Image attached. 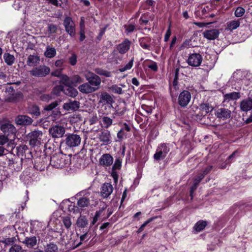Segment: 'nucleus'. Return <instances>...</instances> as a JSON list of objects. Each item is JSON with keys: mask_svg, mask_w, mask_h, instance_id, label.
Instances as JSON below:
<instances>
[{"mask_svg": "<svg viewBox=\"0 0 252 252\" xmlns=\"http://www.w3.org/2000/svg\"><path fill=\"white\" fill-rule=\"evenodd\" d=\"M83 75L88 83L93 86L94 89H95V91L99 88L101 80L98 76L88 71L84 72Z\"/></svg>", "mask_w": 252, "mask_h": 252, "instance_id": "f257e3e1", "label": "nucleus"}, {"mask_svg": "<svg viewBox=\"0 0 252 252\" xmlns=\"http://www.w3.org/2000/svg\"><path fill=\"white\" fill-rule=\"evenodd\" d=\"M65 156L53 155L50 159V164L57 168H62L68 164V160Z\"/></svg>", "mask_w": 252, "mask_h": 252, "instance_id": "f03ea898", "label": "nucleus"}, {"mask_svg": "<svg viewBox=\"0 0 252 252\" xmlns=\"http://www.w3.org/2000/svg\"><path fill=\"white\" fill-rule=\"evenodd\" d=\"M81 138L76 134H68L66 135L64 142L69 148H74L78 146L81 143Z\"/></svg>", "mask_w": 252, "mask_h": 252, "instance_id": "7ed1b4c3", "label": "nucleus"}, {"mask_svg": "<svg viewBox=\"0 0 252 252\" xmlns=\"http://www.w3.org/2000/svg\"><path fill=\"white\" fill-rule=\"evenodd\" d=\"M169 148L164 143H161L158 145L156 150V152L154 155V158L156 160H159L165 158L169 152Z\"/></svg>", "mask_w": 252, "mask_h": 252, "instance_id": "20e7f679", "label": "nucleus"}, {"mask_svg": "<svg viewBox=\"0 0 252 252\" xmlns=\"http://www.w3.org/2000/svg\"><path fill=\"white\" fill-rule=\"evenodd\" d=\"M50 72V69L46 65H40L38 67H34L30 71L32 76L42 77L49 74Z\"/></svg>", "mask_w": 252, "mask_h": 252, "instance_id": "39448f33", "label": "nucleus"}, {"mask_svg": "<svg viewBox=\"0 0 252 252\" xmlns=\"http://www.w3.org/2000/svg\"><path fill=\"white\" fill-rule=\"evenodd\" d=\"M49 132L54 138L62 137L65 132V129L63 126L57 125L52 126L49 129Z\"/></svg>", "mask_w": 252, "mask_h": 252, "instance_id": "423d86ee", "label": "nucleus"}, {"mask_svg": "<svg viewBox=\"0 0 252 252\" xmlns=\"http://www.w3.org/2000/svg\"><path fill=\"white\" fill-rule=\"evenodd\" d=\"M42 132L40 131H33L28 134L29 143L32 146L40 144Z\"/></svg>", "mask_w": 252, "mask_h": 252, "instance_id": "0eeeda50", "label": "nucleus"}, {"mask_svg": "<svg viewBox=\"0 0 252 252\" xmlns=\"http://www.w3.org/2000/svg\"><path fill=\"white\" fill-rule=\"evenodd\" d=\"M202 57L199 53H192L189 55L187 60L189 65L193 67H198L202 62Z\"/></svg>", "mask_w": 252, "mask_h": 252, "instance_id": "6e6552de", "label": "nucleus"}, {"mask_svg": "<svg viewBox=\"0 0 252 252\" xmlns=\"http://www.w3.org/2000/svg\"><path fill=\"white\" fill-rule=\"evenodd\" d=\"M191 99L190 93L188 91H183L178 97V103L182 107L186 106Z\"/></svg>", "mask_w": 252, "mask_h": 252, "instance_id": "1a4fd4ad", "label": "nucleus"}, {"mask_svg": "<svg viewBox=\"0 0 252 252\" xmlns=\"http://www.w3.org/2000/svg\"><path fill=\"white\" fill-rule=\"evenodd\" d=\"M63 25L66 32L72 37L75 35V24L70 17H67L65 18Z\"/></svg>", "mask_w": 252, "mask_h": 252, "instance_id": "9d476101", "label": "nucleus"}, {"mask_svg": "<svg viewBox=\"0 0 252 252\" xmlns=\"http://www.w3.org/2000/svg\"><path fill=\"white\" fill-rule=\"evenodd\" d=\"M98 138L103 145H107L112 142L110 132L108 130H103L98 135Z\"/></svg>", "mask_w": 252, "mask_h": 252, "instance_id": "9b49d317", "label": "nucleus"}, {"mask_svg": "<svg viewBox=\"0 0 252 252\" xmlns=\"http://www.w3.org/2000/svg\"><path fill=\"white\" fill-rule=\"evenodd\" d=\"M113 162V157L109 154L102 155L99 159V164L104 167L110 166Z\"/></svg>", "mask_w": 252, "mask_h": 252, "instance_id": "f8f14e48", "label": "nucleus"}, {"mask_svg": "<svg viewBox=\"0 0 252 252\" xmlns=\"http://www.w3.org/2000/svg\"><path fill=\"white\" fill-rule=\"evenodd\" d=\"M131 45V41L128 39H125L121 43L118 44L117 50L119 53L124 54L126 53L129 49Z\"/></svg>", "mask_w": 252, "mask_h": 252, "instance_id": "ddd939ff", "label": "nucleus"}, {"mask_svg": "<svg viewBox=\"0 0 252 252\" xmlns=\"http://www.w3.org/2000/svg\"><path fill=\"white\" fill-rule=\"evenodd\" d=\"M240 108L243 112L252 109V99L250 97L243 99L240 103Z\"/></svg>", "mask_w": 252, "mask_h": 252, "instance_id": "4468645a", "label": "nucleus"}, {"mask_svg": "<svg viewBox=\"0 0 252 252\" xmlns=\"http://www.w3.org/2000/svg\"><path fill=\"white\" fill-rule=\"evenodd\" d=\"M80 104L78 101H69L63 104V108L66 111H76L79 108Z\"/></svg>", "mask_w": 252, "mask_h": 252, "instance_id": "2eb2a0df", "label": "nucleus"}, {"mask_svg": "<svg viewBox=\"0 0 252 252\" xmlns=\"http://www.w3.org/2000/svg\"><path fill=\"white\" fill-rule=\"evenodd\" d=\"M113 187L110 183H104L101 188V194L103 197H108L113 192Z\"/></svg>", "mask_w": 252, "mask_h": 252, "instance_id": "dca6fc26", "label": "nucleus"}, {"mask_svg": "<svg viewBox=\"0 0 252 252\" xmlns=\"http://www.w3.org/2000/svg\"><path fill=\"white\" fill-rule=\"evenodd\" d=\"M1 130L5 134L8 135L10 134H15L16 129L15 126L10 123H4L0 126Z\"/></svg>", "mask_w": 252, "mask_h": 252, "instance_id": "f3484780", "label": "nucleus"}, {"mask_svg": "<svg viewBox=\"0 0 252 252\" xmlns=\"http://www.w3.org/2000/svg\"><path fill=\"white\" fill-rule=\"evenodd\" d=\"M219 34L220 32L217 29L207 30L203 33L204 37L208 40H214L216 39L219 36Z\"/></svg>", "mask_w": 252, "mask_h": 252, "instance_id": "a211bd4d", "label": "nucleus"}, {"mask_svg": "<svg viewBox=\"0 0 252 252\" xmlns=\"http://www.w3.org/2000/svg\"><path fill=\"white\" fill-rule=\"evenodd\" d=\"M79 91L83 94H90L95 91L93 86L90 85L88 82L83 83L80 85L78 88Z\"/></svg>", "mask_w": 252, "mask_h": 252, "instance_id": "6ab92c4d", "label": "nucleus"}, {"mask_svg": "<svg viewBox=\"0 0 252 252\" xmlns=\"http://www.w3.org/2000/svg\"><path fill=\"white\" fill-rule=\"evenodd\" d=\"M16 154L18 157H21V159L24 158H29V157L27 156V153H30L28 150V148L27 145L25 144H22L18 146L16 148Z\"/></svg>", "mask_w": 252, "mask_h": 252, "instance_id": "aec40b11", "label": "nucleus"}, {"mask_svg": "<svg viewBox=\"0 0 252 252\" xmlns=\"http://www.w3.org/2000/svg\"><path fill=\"white\" fill-rule=\"evenodd\" d=\"M214 107L208 103H203L200 105L199 110L200 111V117L205 116L208 113L211 112Z\"/></svg>", "mask_w": 252, "mask_h": 252, "instance_id": "412c9836", "label": "nucleus"}, {"mask_svg": "<svg viewBox=\"0 0 252 252\" xmlns=\"http://www.w3.org/2000/svg\"><path fill=\"white\" fill-rule=\"evenodd\" d=\"M99 102L103 104H109L111 107H112V103L114 100L111 96L107 93L104 92L101 94L100 96Z\"/></svg>", "mask_w": 252, "mask_h": 252, "instance_id": "4be33fe9", "label": "nucleus"}, {"mask_svg": "<svg viewBox=\"0 0 252 252\" xmlns=\"http://www.w3.org/2000/svg\"><path fill=\"white\" fill-rule=\"evenodd\" d=\"M32 121V119L26 115L19 116L16 119V123L19 125H29Z\"/></svg>", "mask_w": 252, "mask_h": 252, "instance_id": "5701e85b", "label": "nucleus"}, {"mask_svg": "<svg viewBox=\"0 0 252 252\" xmlns=\"http://www.w3.org/2000/svg\"><path fill=\"white\" fill-rule=\"evenodd\" d=\"M216 115L218 118L225 120L230 117L231 111L228 109L220 108L216 111Z\"/></svg>", "mask_w": 252, "mask_h": 252, "instance_id": "b1692460", "label": "nucleus"}, {"mask_svg": "<svg viewBox=\"0 0 252 252\" xmlns=\"http://www.w3.org/2000/svg\"><path fill=\"white\" fill-rule=\"evenodd\" d=\"M241 94L239 92H233L230 93L226 94L223 95V102H228L231 100H235L239 99Z\"/></svg>", "mask_w": 252, "mask_h": 252, "instance_id": "393cba45", "label": "nucleus"}, {"mask_svg": "<svg viewBox=\"0 0 252 252\" xmlns=\"http://www.w3.org/2000/svg\"><path fill=\"white\" fill-rule=\"evenodd\" d=\"M71 85L64 86L63 93L72 97L76 96L78 94L77 90L71 86Z\"/></svg>", "mask_w": 252, "mask_h": 252, "instance_id": "a878e982", "label": "nucleus"}, {"mask_svg": "<svg viewBox=\"0 0 252 252\" xmlns=\"http://www.w3.org/2000/svg\"><path fill=\"white\" fill-rule=\"evenodd\" d=\"M7 143V147L10 149L11 150L15 147L14 142L13 140L9 141L7 136L3 135H0V146H2L4 144Z\"/></svg>", "mask_w": 252, "mask_h": 252, "instance_id": "bb28decb", "label": "nucleus"}, {"mask_svg": "<svg viewBox=\"0 0 252 252\" xmlns=\"http://www.w3.org/2000/svg\"><path fill=\"white\" fill-rule=\"evenodd\" d=\"M40 58L38 56L30 55L27 59V64L30 66H35L39 64Z\"/></svg>", "mask_w": 252, "mask_h": 252, "instance_id": "cd10ccee", "label": "nucleus"}, {"mask_svg": "<svg viewBox=\"0 0 252 252\" xmlns=\"http://www.w3.org/2000/svg\"><path fill=\"white\" fill-rule=\"evenodd\" d=\"M101 117V126H102L108 128L110 127L113 123V120L112 118L107 116H100Z\"/></svg>", "mask_w": 252, "mask_h": 252, "instance_id": "c85d7f7f", "label": "nucleus"}, {"mask_svg": "<svg viewBox=\"0 0 252 252\" xmlns=\"http://www.w3.org/2000/svg\"><path fill=\"white\" fill-rule=\"evenodd\" d=\"M23 243L28 248H32L35 246L37 243V239L36 237L32 236L30 237H26L23 241Z\"/></svg>", "mask_w": 252, "mask_h": 252, "instance_id": "c756f323", "label": "nucleus"}, {"mask_svg": "<svg viewBox=\"0 0 252 252\" xmlns=\"http://www.w3.org/2000/svg\"><path fill=\"white\" fill-rule=\"evenodd\" d=\"M90 204V199L87 197H82L79 198L77 201L78 208L83 209L87 207Z\"/></svg>", "mask_w": 252, "mask_h": 252, "instance_id": "7c9ffc66", "label": "nucleus"}, {"mask_svg": "<svg viewBox=\"0 0 252 252\" xmlns=\"http://www.w3.org/2000/svg\"><path fill=\"white\" fill-rule=\"evenodd\" d=\"M84 82V79L78 75H74L70 77V85L76 87L78 84Z\"/></svg>", "mask_w": 252, "mask_h": 252, "instance_id": "2f4dec72", "label": "nucleus"}, {"mask_svg": "<svg viewBox=\"0 0 252 252\" xmlns=\"http://www.w3.org/2000/svg\"><path fill=\"white\" fill-rule=\"evenodd\" d=\"M151 41V39L148 37L141 38L139 39V43L140 46L144 49L150 50L149 43Z\"/></svg>", "mask_w": 252, "mask_h": 252, "instance_id": "473e14b6", "label": "nucleus"}, {"mask_svg": "<svg viewBox=\"0 0 252 252\" xmlns=\"http://www.w3.org/2000/svg\"><path fill=\"white\" fill-rule=\"evenodd\" d=\"M3 59L5 63L8 65H12L15 61L14 56L9 53H4L3 55Z\"/></svg>", "mask_w": 252, "mask_h": 252, "instance_id": "72a5a7b5", "label": "nucleus"}, {"mask_svg": "<svg viewBox=\"0 0 252 252\" xmlns=\"http://www.w3.org/2000/svg\"><path fill=\"white\" fill-rule=\"evenodd\" d=\"M77 225L79 227L84 228L88 224V220L85 216H80L77 220Z\"/></svg>", "mask_w": 252, "mask_h": 252, "instance_id": "f704fd0d", "label": "nucleus"}, {"mask_svg": "<svg viewBox=\"0 0 252 252\" xmlns=\"http://www.w3.org/2000/svg\"><path fill=\"white\" fill-rule=\"evenodd\" d=\"M207 224V222L206 221L199 220L196 223L194 228L196 232H200L204 229Z\"/></svg>", "mask_w": 252, "mask_h": 252, "instance_id": "c9c22d12", "label": "nucleus"}, {"mask_svg": "<svg viewBox=\"0 0 252 252\" xmlns=\"http://www.w3.org/2000/svg\"><path fill=\"white\" fill-rule=\"evenodd\" d=\"M240 24L238 20L231 21L227 23V29L231 31L235 30L239 27Z\"/></svg>", "mask_w": 252, "mask_h": 252, "instance_id": "e433bc0d", "label": "nucleus"}, {"mask_svg": "<svg viewBox=\"0 0 252 252\" xmlns=\"http://www.w3.org/2000/svg\"><path fill=\"white\" fill-rule=\"evenodd\" d=\"M28 111L30 114L35 116H38L40 114L39 107L35 105H32L29 106Z\"/></svg>", "mask_w": 252, "mask_h": 252, "instance_id": "4c0bfd02", "label": "nucleus"}, {"mask_svg": "<svg viewBox=\"0 0 252 252\" xmlns=\"http://www.w3.org/2000/svg\"><path fill=\"white\" fill-rule=\"evenodd\" d=\"M56 54V51L55 48L47 47L46 51L44 53V55L49 58L54 57Z\"/></svg>", "mask_w": 252, "mask_h": 252, "instance_id": "58836bf2", "label": "nucleus"}, {"mask_svg": "<svg viewBox=\"0 0 252 252\" xmlns=\"http://www.w3.org/2000/svg\"><path fill=\"white\" fill-rule=\"evenodd\" d=\"M134 59L132 58L130 61L126 63L124 66H122L119 68V71L121 72H125L126 70L130 69L133 65Z\"/></svg>", "mask_w": 252, "mask_h": 252, "instance_id": "ea45409f", "label": "nucleus"}, {"mask_svg": "<svg viewBox=\"0 0 252 252\" xmlns=\"http://www.w3.org/2000/svg\"><path fill=\"white\" fill-rule=\"evenodd\" d=\"M95 72L96 73L100 75H103L107 77H111V73L109 71H108L107 70H105L102 69L97 68L96 69Z\"/></svg>", "mask_w": 252, "mask_h": 252, "instance_id": "a19ab883", "label": "nucleus"}, {"mask_svg": "<svg viewBox=\"0 0 252 252\" xmlns=\"http://www.w3.org/2000/svg\"><path fill=\"white\" fill-rule=\"evenodd\" d=\"M57 246L54 244H50L47 245L45 249L46 252H57Z\"/></svg>", "mask_w": 252, "mask_h": 252, "instance_id": "79ce46f5", "label": "nucleus"}, {"mask_svg": "<svg viewBox=\"0 0 252 252\" xmlns=\"http://www.w3.org/2000/svg\"><path fill=\"white\" fill-rule=\"evenodd\" d=\"M110 89L112 92L115 94H122L123 93L122 88L116 85H112L110 88Z\"/></svg>", "mask_w": 252, "mask_h": 252, "instance_id": "37998d69", "label": "nucleus"}, {"mask_svg": "<svg viewBox=\"0 0 252 252\" xmlns=\"http://www.w3.org/2000/svg\"><path fill=\"white\" fill-rule=\"evenodd\" d=\"M245 12L244 8L241 7H238L236 8L235 11V16L237 17H240L244 15Z\"/></svg>", "mask_w": 252, "mask_h": 252, "instance_id": "c03bdc74", "label": "nucleus"}, {"mask_svg": "<svg viewBox=\"0 0 252 252\" xmlns=\"http://www.w3.org/2000/svg\"><path fill=\"white\" fill-rule=\"evenodd\" d=\"M64 86L62 85H58L54 87L53 90V93L56 95H59L61 92H63Z\"/></svg>", "mask_w": 252, "mask_h": 252, "instance_id": "a18cd8bd", "label": "nucleus"}, {"mask_svg": "<svg viewBox=\"0 0 252 252\" xmlns=\"http://www.w3.org/2000/svg\"><path fill=\"white\" fill-rule=\"evenodd\" d=\"M58 102L57 101H55L45 106L44 108V109L46 111L52 110L54 108H56L58 105Z\"/></svg>", "mask_w": 252, "mask_h": 252, "instance_id": "49530a36", "label": "nucleus"}, {"mask_svg": "<svg viewBox=\"0 0 252 252\" xmlns=\"http://www.w3.org/2000/svg\"><path fill=\"white\" fill-rule=\"evenodd\" d=\"M9 252H23V249L20 245L15 244L10 248Z\"/></svg>", "mask_w": 252, "mask_h": 252, "instance_id": "de8ad7c7", "label": "nucleus"}, {"mask_svg": "<svg viewBox=\"0 0 252 252\" xmlns=\"http://www.w3.org/2000/svg\"><path fill=\"white\" fill-rule=\"evenodd\" d=\"M64 225L66 228H69L71 225V221L69 217H65L63 220Z\"/></svg>", "mask_w": 252, "mask_h": 252, "instance_id": "09e8293b", "label": "nucleus"}, {"mask_svg": "<svg viewBox=\"0 0 252 252\" xmlns=\"http://www.w3.org/2000/svg\"><path fill=\"white\" fill-rule=\"evenodd\" d=\"M154 219H155V218H151L150 219H149V220H146L143 224H142L141 225L140 228L137 230V233H139L141 232L144 230V228L145 227V226L146 225H147L148 223H149L150 222H151L152 221H153Z\"/></svg>", "mask_w": 252, "mask_h": 252, "instance_id": "8fccbe9b", "label": "nucleus"}, {"mask_svg": "<svg viewBox=\"0 0 252 252\" xmlns=\"http://www.w3.org/2000/svg\"><path fill=\"white\" fill-rule=\"evenodd\" d=\"M62 82L64 86L70 85V78L66 75H63L62 76Z\"/></svg>", "mask_w": 252, "mask_h": 252, "instance_id": "3c124183", "label": "nucleus"}, {"mask_svg": "<svg viewBox=\"0 0 252 252\" xmlns=\"http://www.w3.org/2000/svg\"><path fill=\"white\" fill-rule=\"evenodd\" d=\"M125 28L126 29V32L127 33H130L133 32L136 28L135 25L132 24H129L127 25H125Z\"/></svg>", "mask_w": 252, "mask_h": 252, "instance_id": "603ef678", "label": "nucleus"}, {"mask_svg": "<svg viewBox=\"0 0 252 252\" xmlns=\"http://www.w3.org/2000/svg\"><path fill=\"white\" fill-rule=\"evenodd\" d=\"M48 29L50 33H55L57 32V27L55 25L49 24L48 25Z\"/></svg>", "mask_w": 252, "mask_h": 252, "instance_id": "864d4df0", "label": "nucleus"}, {"mask_svg": "<svg viewBox=\"0 0 252 252\" xmlns=\"http://www.w3.org/2000/svg\"><path fill=\"white\" fill-rule=\"evenodd\" d=\"M121 167V161L117 159L114 163V164L113 166L112 169L113 170H115L117 169H119Z\"/></svg>", "mask_w": 252, "mask_h": 252, "instance_id": "5fc2aeb1", "label": "nucleus"}, {"mask_svg": "<svg viewBox=\"0 0 252 252\" xmlns=\"http://www.w3.org/2000/svg\"><path fill=\"white\" fill-rule=\"evenodd\" d=\"M15 241V238L14 237H11L4 239L2 241V242L6 245H9L10 244L14 243Z\"/></svg>", "mask_w": 252, "mask_h": 252, "instance_id": "6e6d98bb", "label": "nucleus"}, {"mask_svg": "<svg viewBox=\"0 0 252 252\" xmlns=\"http://www.w3.org/2000/svg\"><path fill=\"white\" fill-rule=\"evenodd\" d=\"M69 62L70 64L74 65L77 62V57L75 54H72L69 59Z\"/></svg>", "mask_w": 252, "mask_h": 252, "instance_id": "4d7b16f0", "label": "nucleus"}, {"mask_svg": "<svg viewBox=\"0 0 252 252\" xmlns=\"http://www.w3.org/2000/svg\"><path fill=\"white\" fill-rule=\"evenodd\" d=\"M40 98L42 101H49L52 99V96L48 94H43L40 96Z\"/></svg>", "mask_w": 252, "mask_h": 252, "instance_id": "13d9d810", "label": "nucleus"}, {"mask_svg": "<svg viewBox=\"0 0 252 252\" xmlns=\"http://www.w3.org/2000/svg\"><path fill=\"white\" fill-rule=\"evenodd\" d=\"M204 176L200 173L194 179L193 182L198 185L201 181L204 178Z\"/></svg>", "mask_w": 252, "mask_h": 252, "instance_id": "bf43d9fd", "label": "nucleus"}, {"mask_svg": "<svg viewBox=\"0 0 252 252\" xmlns=\"http://www.w3.org/2000/svg\"><path fill=\"white\" fill-rule=\"evenodd\" d=\"M235 154V152H234L232 154L230 155L228 157L227 160H226V162L225 163L222 164V165H221L220 166V168H221L222 169L225 168L226 167V164L229 162L228 160L234 157V156Z\"/></svg>", "mask_w": 252, "mask_h": 252, "instance_id": "052dcab7", "label": "nucleus"}, {"mask_svg": "<svg viewBox=\"0 0 252 252\" xmlns=\"http://www.w3.org/2000/svg\"><path fill=\"white\" fill-rule=\"evenodd\" d=\"M212 168V166H208L204 169V170L202 171V173H201V174L202 175H203L204 176H205L206 175H207L210 172Z\"/></svg>", "mask_w": 252, "mask_h": 252, "instance_id": "680f3d73", "label": "nucleus"}, {"mask_svg": "<svg viewBox=\"0 0 252 252\" xmlns=\"http://www.w3.org/2000/svg\"><path fill=\"white\" fill-rule=\"evenodd\" d=\"M148 67L155 71L158 70V66L155 62H152V63L148 65Z\"/></svg>", "mask_w": 252, "mask_h": 252, "instance_id": "e2e57ef3", "label": "nucleus"}, {"mask_svg": "<svg viewBox=\"0 0 252 252\" xmlns=\"http://www.w3.org/2000/svg\"><path fill=\"white\" fill-rule=\"evenodd\" d=\"M170 35H171V31H170V27H169L168 29L167 30L166 32L165 33V36H164V41L165 42H167L169 40Z\"/></svg>", "mask_w": 252, "mask_h": 252, "instance_id": "0e129e2a", "label": "nucleus"}, {"mask_svg": "<svg viewBox=\"0 0 252 252\" xmlns=\"http://www.w3.org/2000/svg\"><path fill=\"white\" fill-rule=\"evenodd\" d=\"M149 20L145 17L143 15L141 16L139 20V22L141 25L147 24L148 23Z\"/></svg>", "mask_w": 252, "mask_h": 252, "instance_id": "69168bd1", "label": "nucleus"}, {"mask_svg": "<svg viewBox=\"0 0 252 252\" xmlns=\"http://www.w3.org/2000/svg\"><path fill=\"white\" fill-rule=\"evenodd\" d=\"M198 185L196 184L195 183H194L193 182V185H192V187L190 188V195L191 196V198L192 197V194H193V192L195 190V189H196V188H197Z\"/></svg>", "mask_w": 252, "mask_h": 252, "instance_id": "338daca9", "label": "nucleus"}, {"mask_svg": "<svg viewBox=\"0 0 252 252\" xmlns=\"http://www.w3.org/2000/svg\"><path fill=\"white\" fill-rule=\"evenodd\" d=\"M124 136V129H121L119 131H118V132L117 133V137L120 140H121L123 138Z\"/></svg>", "mask_w": 252, "mask_h": 252, "instance_id": "774afa93", "label": "nucleus"}]
</instances>
